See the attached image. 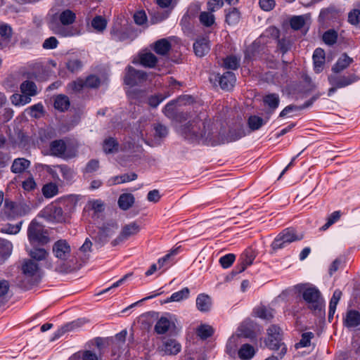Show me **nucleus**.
<instances>
[{"label": "nucleus", "mask_w": 360, "mask_h": 360, "mask_svg": "<svg viewBox=\"0 0 360 360\" xmlns=\"http://www.w3.org/2000/svg\"><path fill=\"white\" fill-rule=\"evenodd\" d=\"M225 132L226 131L222 129L221 123L212 122L210 120H207L205 127V136H202V141L206 144L217 146L236 140L235 139L226 136Z\"/></svg>", "instance_id": "obj_1"}, {"label": "nucleus", "mask_w": 360, "mask_h": 360, "mask_svg": "<svg viewBox=\"0 0 360 360\" xmlns=\"http://www.w3.org/2000/svg\"><path fill=\"white\" fill-rule=\"evenodd\" d=\"M206 120L203 121L197 117L192 121L181 125L180 128L181 136L191 141H202V136H205Z\"/></svg>", "instance_id": "obj_2"}, {"label": "nucleus", "mask_w": 360, "mask_h": 360, "mask_svg": "<svg viewBox=\"0 0 360 360\" xmlns=\"http://www.w3.org/2000/svg\"><path fill=\"white\" fill-rule=\"evenodd\" d=\"M41 278L40 264L29 259H24V290L37 285Z\"/></svg>", "instance_id": "obj_3"}, {"label": "nucleus", "mask_w": 360, "mask_h": 360, "mask_svg": "<svg viewBox=\"0 0 360 360\" xmlns=\"http://www.w3.org/2000/svg\"><path fill=\"white\" fill-rule=\"evenodd\" d=\"M302 297L307 307L314 314H321L324 309V300L321 292L315 287L307 288L303 290Z\"/></svg>", "instance_id": "obj_4"}, {"label": "nucleus", "mask_w": 360, "mask_h": 360, "mask_svg": "<svg viewBox=\"0 0 360 360\" xmlns=\"http://www.w3.org/2000/svg\"><path fill=\"white\" fill-rule=\"evenodd\" d=\"M27 238L31 245H45L50 242L48 231L36 220H33L28 226Z\"/></svg>", "instance_id": "obj_5"}, {"label": "nucleus", "mask_w": 360, "mask_h": 360, "mask_svg": "<svg viewBox=\"0 0 360 360\" xmlns=\"http://www.w3.org/2000/svg\"><path fill=\"white\" fill-rule=\"evenodd\" d=\"M268 338L266 341V346L272 350L280 351L279 356L282 359L287 352L285 345L281 342V329L276 325L271 326L268 330Z\"/></svg>", "instance_id": "obj_6"}, {"label": "nucleus", "mask_w": 360, "mask_h": 360, "mask_svg": "<svg viewBox=\"0 0 360 360\" xmlns=\"http://www.w3.org/2000/svg\"><path fill=\"white\" fill-rule=\"evenodd\" d=\"M303 237L302 233H297L293 229H285L274 239L271 247L274 250L283 248L288 244L302 240Z\"/></svg>", "instance_id": "obj_7"}, {"label": "nucleus", "mask_w": 360, "mask_h": 360, "mask_svg": "<svg viewBox=\"0 0 360 360\" xmlns=\"http://www.w3.org/2000/svg\"><path fill=\"white\" fill-rule=\"evenodd\" d=\"M153 76L152 73H147L142 70H136L132 66H128L126 68V72L124 77L125 84L131 86L142 84L146 81L150 79Z\"/></svg>", "instance_id": "obj_8"}, {"label": "nucleus", "mask_w": 360, "mask_h": 360, "mask_svg": "<svg viewBox=\"0 0 360 360\" xmlns=\"http://www.w3.org/2000/svg\"><path fill=\"white\" fill-rule=\"evenodd\" d=\"M50 153L51 155L56 157L70 159L77 155V151L74 148H68L65 141L59 139L51 142Z\"/></svg>", "instance_id": "obj_9"}, {"label": "nucleus", "mask_w": 360, "mask_h": 360, "mask_svg": "<svg viewBox=\"0 0 360 360\" xmlns=\"http://www.w3.org/2000/svg\"><path fill=\"white\" fill-rule=\"evenodd\" d=\"M140 229V226L136 222H131L128 224H125L122 227L118 236L111 242L112 245L116 246L124 243L129 238L138 234Z\"/></svg>", "instance_id": "obj_10"}, {"label": "nucleus", "mask_w": 360, "mask_h": 360, "mask_svg": "<svg viewBox=\"0 0 360 360\" xmlns=\"http://www.w3.org/2000/svg\"><path fill=\"white\" fill-rule=\"evenodd\" d=\"M39 216L51 222H63L65 221L62 208L52 204L43 209L40 212Z\"/></svg>", "instance_id": "obj_11"}, {"label": "nucleus", "mask_w": 360, "mask_h": 360, "mask_svg": "<svg viewBox=\"0 0 360 360\" xmlns=\"http://www.w3.org/2000/svg\"><path fill=\"white\" fill-rule=\"evenodd\" d=\"M182 99L179 98L176 101H172L168 103L163 109L165 115L179 122L186 120L188 117V113L179 112L176 108V102H180Z\"/></svg>", "instance_id": "obj_12"}, {"label": "nucleus", "mask_w": 360, "mask_h": 360, "mask_svg": "<svg viewBox=\"0 0 360 360\" xmlns=\"http://www.w3.org/2000/svg\"><path fill=\"white\" fill-rule=\"evenodd\" d=\"M328 79L331 86H335L338 89L349 86L359 79L358 77L353 74L348 76L331 75Z\"/></svg>", "instance_id": "obj_13"}, {"label": "nucleus", "mask_w": 360, "mask_h": 360, "mask_svg": "<svg viewBox=\"0 0 360 360\" xmlns=\"http://www.w3.org/2000/svg\"><path fill=\"white\" fill-rule=\"evenodd\" d=\"M52 251L56 257L65 260L70 255V246L65 240L60 239L54 243Z\"/></svg>", "instance_id": "obj_14"}, {"label": "nucleus", "mask_w": 360, "mask_h": 360, "mask_svg": "<svg viewBox=\"0 0 360 360\" xmlns=\"http://www.w3.org/2000/svg\"><path fill=\"white\" fill-rule=\"evenodd\" d=\"M29 259L38 264L46 260L49 256V252L44 248L33 246L26 249Z\"/></svg>", "instance_id": "obj_15"}, {"label": "nucleus", "mask_w": 360, "mask_h": 360, "mask_svg": "<svg viewBox=\"0 0 360 360\" xmlns=\"http://www.w3.org/2000/svg\"><path fill=\"white\" fill-rule=\"evenodd\" d=\"M181 349V345L175 339L168 338L163 341L161 351L166 355H176Z\"/></svg>", "instance_id": "obj_16"}, {"label": "nucleus", "mask_w": 360, "mask_h": 360, "mask_svg": "<svg viewBox=\"0 0 360 360\" xmlns=\"http://www.w3.org/2000/svg\"><path fill=\"white\" fill-rule=\"evenodd\" d=\"M219 79V84L222 89L229 90L232 89L236 82V77L232 72H226L221 76H215V79Z\"/></svg>", "instance_id": "obj_17"}, {"label": "nucleus", "mask_w": 360, "mask_h": 360, "mask_svg": "<svg viewBox=\"0 0 360 360\" xmlns=\"http://www.w3.org/2000/svg\"><path fill=\"white\" fill-rule=\"evenodd\" d=\"M352 63L353 58H350L346 53H344L332 67V71L335 73L341 72L347 68Z\"/></svg>", "instance_id": "obj_18"}, {"label": "nucleus", "mask_w": 360, "mask_h": 360, "mask_svg": "<svg viewBox=\"0 0 360 360\" xmlns=\"http://www.w3.org/2000/svg\"><path fill=\"white\" fill-rule=\"evenodd\" d=\"M207 38L202 37L198 39L193 44V49L196 56H204L210 51V44Z\"/></svg>", "instance_id": "obj_19"}, {"label": "nucleus", "mask_w": 360, "mask_h": 360, "mask_svg": "<svg viewBox=\"0 0 360 360\" xmlns=\"http://www.w3.org/2000/svg\"><path fill=\"white\" fill-rule=\"evenodd\" d=\"M344 323L347 328H354L360 324V314L356 310H349L346 313Z\"/></svg>", "instance_id": "obj_20"}, {"label": "nucleus", "mask_w": 360, "mask_h": 360, "mask_svg": "<svg viewBox=\"0 0 360 360\" xmlns=\"http://www.w3.org/2000/svg\"><path fill=\"white\" fill-rule=\"evenodd\" d=\"M38 94V89L34 82H24V105L31 102V96Z\"/></svg>", "instance_id": "obj_21"}, {"label": "nucleus", "mask_w": 360, "mask_h": 360, "mask_svg": "<svg viewBox=\"0 0 360 360\" xmlns=\"http://www.w3.org/2000/svg\"><path fill=\"white\" fill-rule=\"evenodd\" d=\"M313 60L314 70L316 73H319L323 70L325 63V52L322 49H316L313 54Z\"/></svg>", "instance_id": "obj_22"}, {"label": "nucleus", "mask_w": 360, "mask_h": 360, "mask_svg": "<svg viewBox=\"0 0 360 360\" xmlns=\"http://www.w3.org/2000/svg\"><path fill=\"white\" fill-rule=\"evenodd\" d=\"M196 306L199 311L206 312L210 310L212 300L209 295L201 293L196 298Z\"/></svg>", "instance_id": "obj_23"}, {"label": "nucleus", "mask_w": 360, "mask_h": 360, "mask_svg": "<svg viewBox=\"0 0 360 360\" xmlns=\"http://www.w3.org/2000/svg\"><path fill=\"white\" fill-rule=\"evenodd\" d=\"M58 20L62 25H72L76 20V14L70 9H65L58 14Z\"/></svg>", "instance_id": "obj_24"}, {"label": "nucleus", "mask_w": 360, "mask_h": 360, "mask_svg": "<svg viewBox=\"0 0 360 360\" xmlns=\"http://www.w3.org/2000/svg\"><path fill=\"white\" fill-rule=\"evenodd\" d=\"M172 327H174V323L170 321L166 317H161L155 326V331L158 334H165L170 330Z\"/></svg>", "instance_id": "obj_25"}, {"label": "nucleus", "mask_w": 360, "mask_h": 360, "mask_svg": "<svg viewBox=\"0 0 360 360\" xmlns=\"http://www.w3.org/2000/svg\"><path fill=\"white\" fill-rule=\"evenodd\" d=\"M134 196L131 193H123L119 197L117 203L119 207L122 210H128L134 204Z\"/></svg>", "instance_id": "obj_26"}, {"label": "nucleus", "mask_w": 360, "mask_h": 360, "mask_svg": "<svg viewBox=\"0 0 360 360\" xmlns=\"http://www.w3.org/2000/svg\"><path fill=\"white\" fill-rule=\"evenodd\" d=\"M113 231L109 228H101L99 229L97 236L94 238V241L98 247H102L112 235Z\"/></svg>", "instance_id": "obj_27"}, {"label": "nucleus", "mask_w": 360, "mask_h": 360, "mask_svg": "<svg viewBox=\"0 0 360 360\" xmlns=\"http://www.w3.org/2000/svg\"><path fill=\"white\" fill-rule=\"evenodd\" d=\"M171 49V44L167 39L158 40L154 44L155 52L161 56L167 55Z\"/></svg>", "instance_id": "obj_28"}, {"label": "nucleus", "mask_w": 360, "mask_h": 360, "mask_svg": "<svg viewBox=\"0 0 360 360\" xmlns=\"http://www.w3.org/2000/svg\"><path fill=\"white\" fill-rule=\"evenodd\" d=\"M264 103L269 107L270 112H274L278 106L280 98L276 94H269L263 98Z\"/></svg>", "instance_id": "obj_29"}, {"label": "nucleus", "mask_w": 360, "mask_h": 360, "mask_svg": "<svg viewBox=\"0 0 360 360\" xmlns=\"http://www.w3.org/2000/svg\"><path fill=\"white\" fill-rule=\"evenodd\" d=\"M255 354V348L249 344L243 345L238 350V356L242 360H250L254 356Z\"/></svg>", "instance_id": "obj_30"}, {"label": "nucleus", "mask_w": 360, "mask_h": 360, "mask_svg": "<svg viewBox=\"0 0 360 360\" xmlns=\"http://www.w3.org/2000/svg\"><path fill=\"white\" fill-rule=\"evenodd\" d=\"M119 143L112 137L105 139L103 143V149L105 153L110 154L118 151Z\"/></svg>", "instance_id": "obj_31"}, {"label": "nucleus", "mask_w": 360, "mask_h": 360, "mask_svg": "<svg viewBox=\"0 0 360 360\" xmlns=\"http://www.w3.org/2000/svg\"><path fill=\"white\" fill-rule=\"evenodd\" d=\"M153 130V136L156 141H160L165 139L168 135L169 132L168 128L161 123L154 124Z\"/></svg>", "instance_id": "obj_32"}, {"label": "nucleus", "mask_w": 360, "mask_h": 360, "mask_svg": "<svg viewBox=\"0 0 360 360\" xmlns=\"http://www.w3.org/2000/svg\"><path fill=\"white\" fill-rule=\"evenodd\" d=\"M50 28L55 34L61 37H71L75 34L72 29L67 28L64 25H60L53 22L50 25Z\"/></svg>", "instance_id": "obj_33"}, {"label": "nucleus", "mask_w": 360, "mask_h": 360, "mask_svg": "<svg viewBox=\"0 0 360 360\" xmlns=\"http://www.w3.org/2000/svg\"><path fill=\"white\" fill-rule=\"evenodd\" d=\"M140 61L141 65L145 67L153 68L155 66L158 59L157 57L152 53H146L140 56Z\"/></svg>", "instance_id": "obj_34"}, {"label": "nucleus", "mask_w": 360, "mask_h": 360, "mask_svg": "<svg viewBox=\"0 0 360 360\" xmlns=\"http://www.w3.org/2000/svg\"><path fill=\"white\" fill-rule=\"evenodd\" d=\"M70 106V101L67 96L60 94L56 96L54 101V107L60 111L68 110Z\"/></svg>", "instance_id": "obj_35"}, {"label": "nucleus", "mask_w": 360, "mask_h": 360, "mask_svg": "<svg viewBox=\"0 0 360 360\" xmlns=\"http://www.w3.org/2000/svg\"><path fill=\"white\" fill-rule=\"evenodd\" d=\"M199 20L202 25L209 27L215 22V17L212 12L203 11L199 15Z\"/></svg>", "instance_id": "obj_36"}, {"label": "nucleus", "mask_w": 360, "mask_h": 360, "mask_svg": "<svg viewBox=\"0 0 360 360\" xmlns=\"http://www.w3.org/2000/svg\"><path fill=\"white\" fill-rule=\"evenodd\" d=\"M190 294V290L188 288H184L182 290L174 292L170 297H169L165 302H180L184 299L188 297Z\"/></svg>", "instance_id": "obj_37"}, {"label": "nucleus", "mask_w": 360, "mask_h": 360, "mask_svg": "<svg viewBox=\"0 0 360 360\" xmlns=\"http://www.w3.org/2000/svg\"><path fill=\"white\" fill-rule=\"evenodd\" d=\"M83 324H84V321L79 320V319L72 321L71 323H68L66 325H65L64 326L61 327V328L60 330H58V334L56 335V336L59 337L66 332H69V331L73 330L76 328H78L81 327Z\"/></svg>", "instance_id": "obj_38"}, {"label": "nucleus", "mask_w": 360, "mask_h": 360, "mask_svg": "<svg viewBox=\"0 0 360 360\" xmlns=\"http://www.w3.org/2000/svg\"><path fill=\"white\" fill-rule=\"evenodd\" d=\"M240 19V13L236 8H231L226 15V22L230 25H236Z\"/></svg>", "instance_id": "obj_39"}, {"label": "nucleus", "mask_w": 360, "mask_h": 360, "mask_svg": "<svg viewBox=\"0 0 360 360\" xmlns=\"http://www.w3.org/2000/svg\"><path fill=\"white\" fill-rule=\"evenodd\" d=\"M12 250V244L7 240L0 238V257L6 259L10 256Z\"/></svg>", "instance_id": "obj_40"}, {"label": "nucleus", "mask_w": 360, "mask_h": 360, "mask_svg": "<svg viewBox=\"0 0 360 360\" xmlns=\"http://www.w3.org/2000/svg\"><path fill=\"white\" fill-rule=\"evenodd\" d=\"M213 333L214 329L209 325L202 324L197 328V334L202 340L211 337Z\"/></svg>", "instance_id": "obj_41"}, {"label": "nucleus", "mask_w": 360, "mask_h": 360, "mask_svg": "<svg viewBox=\"0 0 360 360\" xmlns=\"http://www.w3.org/2000/svg\"><path fill=\"white\" fill-rule=\"evenodd\" d=\"M28 68L31 70L27 72L28 78L36 77L43 70V65L40 62H32L28 63Z\"/></svg>", "instance_id": "obj_42"}, {"label": "nucleus", "mask_w": 360, "mask_h": 360, "mask_svg": "<svg viewBox=\"0 0 360 360\" xmlns=\"http://www.w3.org/2000/svg\"><path fill=\"white\" fill-rule=\"evenodd\" d=\"M137 179V174L136 173L124 174L120 176H116L112 179V184H123L131 181L136 180Z\"/></svg>", "instance_id": "obj_43"}, {"label": "nucleus", "mask_w": 360, "mask_h": 360, "mask_svg": "<svg viewBox=\"0 0 360 360\" xmlns=\"http://www.w3.org/2000/svg\"><path fill=\"white\" fill-rule=\"evenodd\" d=\"M58 192V186L54 183H49L45 184L42 188L43 195L47 198H50L56 195Z\"/></svg>", "instance_id": "obj_44"}, {"label": "nucleus", "mask_w": 360, "mask_h": 360, "mask_svg": "<svg viewBox=\"0 0 360 360\" xmlns=\"http://www.w3.org/2000/svg\"><path fill=\"white\" fill-rule=\"evenodd\" d=\"M91 26L98 32H103L107 26V21L101 15H97L93 18Z\"/></svg>", "instance_id": "obj_45"}, {"label": "nucleus", "mask_w": 360, "mask_h": 360, "mask_svg": "<svg viewBox=\"0 0 360 360\" xmlns=\"http://www.w3.org/2000/svg\"><path fill=\"white\" fill-rule=\"evenodd\" d=\"M338 32L334 30L326 31L323 35V41L330 46L335 44L338 39Z\"/></svg>", "instance_id": "obj_46"}, {"label": "nucleus", "mask_w": 360, "mask_h": 360, "mask_svg": "<svg viewBox=\"0 0 360 360\" xmlns=\"http://www.w3.org/2000/svg\"><path fill=\"white\" fill-rule=\"evenodd\" d=\"M264 123L262 117L256 115H252L248 119V126L253 131L259 129Z\"/></svg>", "instance_id": "obj_47"}, {"label": "nucleus", "mask_w": 360, "mask_h": 360, "mask_svg": "<svg viewBox=\"0 0 360 360\" xmlns=\"http://www.w3.org/2000/svg\"><path fill=\"white\" fill-rule=\"evenodd\" d=\"M305 24V17L304 15H295L291 18L290 25L292 29L295 30H300Z\"/></svg>", "instance_id": "obj_48"}, {"label": "nucleus", "mask_w": 360, "mask_h": 360, "mask_svg": "<svg viewBox=\"0 0 360 360\" xmlns=\"http://www.w3.org/2000/svg\"><path fill=\"white\" fill-rule=\"evenodd\" d=\"M341 217V212L340 211L333 212L327 219V222L320 228L321 231L327 230L330 226L338 221Z\"/></svg>", "instance_id": "obj_49"}, {"label": "nucleus", "mask_w": 360, "mask_h": 360, "mask_svg": "<svg viewBox=\"0 0 360 360\" xmlns=\"http://www.w3.org/2000/svg\"><path fill=\"white\" fill-rule=\"evenodd\" d=\"M255 313L257 316L265 320H271L274 317L273 310L264 307L258 308Z\"/></svg>", "instance_id": "obj_50"}, {"label": "nucleus", "mask_w": 360, "mask_h": 360, "mask_svg": "<svg viewBox=\"0 0 360 360\" xmlns=\"http://www.w3.org/2000/svg\"><path fill=\"white\" fill-rule=\"evenodd\" d=\"M82 63L80 60L75 58L68 60L66 63V68L71 72H77L82 68Z\"/></svg>", "instance_id": "obj_51"}, {"label": "nucleus", "mask_w": 360, "mask_h": 360, "mask_svg": "<svg viewBox=\"0 0 360 360\" xmlns=\"http://www.w3.org/2000/svg\"><path fill=\"white\" fill-rule=\"evenodd\" d=\"M31 117L39 118L43 114V105L41 103L35 104L25 110Z\"/></svg>", "instance_id": "obj_52"}, {"label": "nucleus", "mask_w": 360, "mask_h": 360, "mask_svg": "<svg viewBox=\"0 0 360 360\" xmlns=\"http://www.w3.org/2000/svg\"><path fill=\"white\" fill-rule=\"evenodd\" d=\"M314 337V335L311 332H306L302 333L300 341L296 344L295 347H304L310 345L311 340Z\"/></svg>", "instance_id": "obj_53"}, {"label": "nucleus", "mask_w": 360, "mask_h": 360, "mask_svg": "<svg viewBox=\"0 0 360 360\" xmlns=\"http://www.w3.org/2000/svg\"><path fill=\"white\" fill-rule=\"evenodd\" d=\"M84 87V80L81 78H79L68 84L69 89L75 93L80 92Z\"/></svg>", "instance_id": "obj_54"}, {"label": "nucleus", "mask_w": 360, "mask_h": 360, "mask_svg": "<svg viewBox=\"0 0 360 360\" xmlns=\"http://www.w3.org/2000/svg\"><path fill=\"white\" fill-rule=\"evenodd\" d=\"M264 37H271L274 39L278 40L280 37V30L274 26H271L268 27L265 32L260 36V39H262Z\"/></svg>", "instance_id": "obj_55"}, {"label": "nucleus", "mask_w": 360, "mask_h": 360, "mask_svg": "<svg viewBox=\"0 0 360 360\" xmlns=\"http://www.w3.org/2000/svg\"><path fill=\"white\" fill-rule=\"evenodd\" d=\"M291 46L292 42L289 39L283 38L277 40V47L283 54L286 53L291 49Z\"/></svg>", "instance_id": "obj_56"}, {"label": "nucleus", "mask_w": 360, "mask_h": 360, "mask_svg": "<svg viewBox=\"0 0 360 360\" xmlns=\"http://www.w3.org/2000/svg\"><path fill=\"white\" fill-rule=\"evenodd\" d=\"M4 212L8 217H15V204L8 200H6L4 202Z\"/></svg>", "instance_id": "obj_57"}, {"label": "nucleus", "mask_w": 360, "mask_h": 360, "mask_svg": "<svg viewBox=\"0 0 360 360\" xmlns=\"http://www.w3.org/2000/svg\"><path fill=\"white\" fill-rule=\"evenodd\" d=\"M85 87L87 88H97L101 84L100 79L94 75H91L88 76L84 80Z\"/></svg>", "instance_id": "obj_58"}, {"label": "nucleus", "mask_w": 360, "mask_h": 360, "mask_svg": "<svg viewBox=\"0 0 360 360\" xmlns=\"http://www.w3.org/2000/svg\"><path fill=\"white\" fill-rule=\"evenodd\" d=\"M110 34L112 39L117 41H124L128 38V35L124 32L117 28L112 29Z\"/></svg>", "instance_id": "obj_59"}, {"label": "nucleus", "mask_w": 360, "mask_h": 360, "mask_svg": "<svg viewBox=\"0 0 360 360\" xmlns=\"http://www.w3.org/2000/svg\"><path fill=\"white\" fill-rule=\"evenodd\" d=\"M224 65L228 69L236 70L239 66V60L236 56H229L224 60Z\"/></svg>", "instance_id": "obj_60"}, {"label": "nucleus", "mask_w": 360, "mask_h": 360, "mask_svg": "<svg viewBox=\"0 0 360 360\" xmlns=\"http://www.w3.org/2000/svg\"><path fill=\"white\" fill-rule=\"evenodd\" d=\"M134 20L136 24L143 25L147 22V15L143 10L136 11L134 14Z\"/></svg>", "instance_id": "obj_61"}, {"label": "nucleus", "mask_w": 360, "mask_h": 360, "mask_svg": "<svg viewBox=\"0 0 360 360\" xmlns=\"http://www.w3.org/2000/svg\"><path fill=\"white\" fill-rule=\"evenodd\" d=\"M254 259L255 256L252 252L250 251H245L241 255L239 260L247 267L252 264Z\"/></svg>", "instance_id": "obj_62"}, {"label": "nucleus", "mask_w": 360, "mask_h": 360, "mask_svg": "<svg viewBox=\"0 0 360 360\" xmlns=\"http://www.w3.org/2000/svg\"><path fill=\"white\" fill-rule=\"evenodd\" d=\"M360 10L353 9L348 14V22L353 25H357L359 23Z\"/></svg>", "instance_id": "obj_63"}, {"label": "nucleus", "mask_w": 360, "mask_h": 360, "mask_svg": "<svg viewBox=\"0 0 360 360\" xmlns=\"http://www.w3.org/2000/svg\"><path fill=\"white\" fill-rule=\"evenodd\" d=\"M83 360H101V355L97 354L91 350H84L81 352Z\"/></svg>", "instance_id": "obj_64"}]
</instances>
